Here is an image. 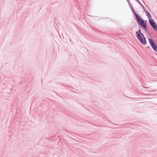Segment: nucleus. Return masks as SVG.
Wrapping results in <instances>:
<instances>
[{
	"label": "nucleus",
	"instance_id": "obj_1",
	"mask_svg": "<svg viewBox=\"0 0 157 157\" xmlns=\"http://www.w3.org/2000/svg\"><path fill=\"white\" fill-rule=\"evenodd\" d=\"M140 28H141L140 26V29L136 32V35L140 42L143 45H145L147 44V41L144 35L141 32Z\"/></svg>",
	"mask_w": 157,
	"mask_h": 157
},
{
	"label": "nucleus",
	"instance_id": "obj_4",
	"mask_svg": "<svg viewBox=\"0 0 157 157\" xmlns=\"http://www.w3.org/2000/svg\"><path fill=\"white\" fill-rule=\"evenodd\" d=\"M148 41L151 46L153 50L157 52V45L153 40L149 38L148 39Z\"/></svg>",
	"mask_w": 157,
	"mask_h": 157
},
{
	"label": "nucleus",
	"instance_id": "obj_3",
	"mask_svg": "<svg viewBox=\"0 0 157 157\" xmlns=\"http://www.w3.org/2000/svg\"><path fill=\"white\" fill-rule=\"evenodd\" d=\"M144 11L146 13V16L148 17L149 19V21L150 24L154 30L157 31V25L156 23L155 22L154 19H151V16L150 13L148 12L147 10Z\"/></svg>",
	"mask_w": 157,
	"mask_h": 157
},
{
	"label": "nucleus",
	"instance_id": "obj_5",
	"mask_svg": "<svg viewBox=\"0 0 157 157\" xmlns=\"http://www.w3.org/2000/svg\"><path fill=\"white\" fill-rule=\"evenodd\" d=\"M144 30L145 31V32H148V30L147 28V27H146V28H144Z\"/></svg>",
	"mask_w": 157,
	"mask_h": 157
},
{
	"label": "nucleus",
	"instance_id": "obj_2",
	"mask_svg": "<svg viewBox=\"0 0 157 157\" xmlns=\"http://www.w3.org/2000/svg\"><path fill=\"white\" fill-rule=\"evenodd\" d=\"M132 12L135 16L137 23L139 24L143 28H146L147 27L146 23L141 18L140 16L136 13L135 10H132Z\"/></svg>",
	"mask_w": 157,
	"mask_h": 157
},
{
	"label": "nucleus",
	"instance_id": "obj_6",
	"mask_svg": "<svg viewBox=\"0 0 157 157\" xmlns=\"http://www.w3.org/2000/svg\"><path fill=\"white\" fill-rule=\"evenodd\" d=\"M150 48V46H148V47H147V48Z\"/></svg>",
	"mask_w": 157,
	"mask_h": 157
}]
</instances>
